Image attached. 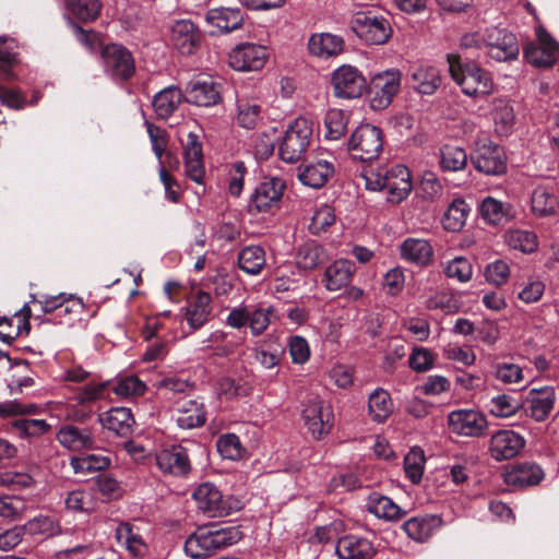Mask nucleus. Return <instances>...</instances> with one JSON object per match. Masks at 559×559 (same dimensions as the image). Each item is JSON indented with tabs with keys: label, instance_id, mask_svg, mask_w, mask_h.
<instances>
[{
	"label": "nucleus",
	"instance_id": "obj_1",
	"mask_svg": "<svg viewBox=\"0 0 559 559\" xmlns=\"http://www.w3.org/2000/svg\"><path fill=\"white\" fill-rule=\"evenodd\" d=\"M362 177L368 190L386 191V201L392 204L404 201L413 189L411 171L404 165L366 170Z\"/></svg>",
	"mask_w": 559,
	"mask_h": 559
},
{
	"label": "nucleus",
	"instance_id": "obj_2",
	"mask_svg": "<svg viewBox=\"0 0 559 559\" xmlns=\"http://www.w3.org/2000/svg\"><path fill=\"white\" fill-rule=\"evenodd\" d=\"M447 59L451 78L463 94L478 98L492 93L493 82L488 71L475 62L464 61L461 55H448Z\"/></svg>",
	"mask_w": 559,
	"mask_h": 559
},
{
	"label": "nucleus",
	"instance_id": "obj_3",
	"mask_svg": "<svg viewBox=\"0 0 559 559\" xmlns=\"http://www.w3.org/2000/svg\"><path fill=\"white\" fill-rule=\"evenodd\" d=\"M200 512L209 518L227 516L241 508L240 501L233 496H224L212 483L201 484L192 495Z\"/></svg>",
	"mask_w": 559,
	"mask_h": 559
},
{
	"label": "nucleus",
	"instance_id": "obj_4",
	"mask_svg": "<svg viewBox=\"0 0 559 559\" xmlns=\"http://www.w3.org/2000/svg\"><path fill=\"white\" fill-rule=\"evenodd\" d=\"M383 147L381 130L372 124L358 126L348 140V152L352 157L369 162L379 156Z\"/></svg>",
	"mask_w": 559,
	"mask_h": 559
},
{
	"label": "nucleus",
	"instance_id": "obj_5",
	"mask_svg": "<svg viewBox=\"0 0 559 559\" xmlns=\"http://www.w3.org/2000/svg\"><path fill=\"white\" fill-rule=\"evenodd\" d=\"M312 135V123L304 117L295 121L286 130L280 145V156L286 163H295L307 151Z\"/></svg>",
	"mask_w": 559,
	"mask_h": 559
},
{
	"label": "nucleus",
	"instance_id": "obj_6",
	"mask_svg": "<svg viewBox=\"0 0 559 559\" xmlns=\"http://www.w3.org/2000/svg\"><path fill=\"white\" fill-rule=\"evenodd\" d=\"M350 27L361 40L369 45H383L392 35L389 20L371 12L355 14Z\"/></svg>",
	"mask_w": 559,
	"mask_h": 559
},
{
	"label": "nucleus",
	"instance_id": "obj_7",
	"mask_svg": "<svg viewBox=\"0 0 559 559\" xmlns=\"http://www.w3.org/2000/svg\"><path fill=\"white\" fill-rule=\"evenodd\" d=\"M402 74L396 69H390L374 74L370 82V106L373 110L385 109L401 87Z\"/></svg>",
	"mask_w": 559,
	"mask_h": 559
},
{
	"label": "nucleus",
	"instance_id": "obj_8",
	"mask_svg": "<svg viewBox=\"0 0 559 559\" xmlns=\"http://www.w3.org/2000/svg\"><path fill=\"white\" fill-rule=\"evenodd\" d=\"M333 94L342 99H356L364 95L367 82L361 72L353 66H341L332 73Z\"/></svg>",
	"mask_w": 559,
	"mask_h": 559
},
{
	"label": "nucleus",
	"instance_id": "obj_9",
	"mask_svg": "<svg viewBox=\"0 0 559 559\" xmlns=\"http://www.w3.org/2000/svg\"><path fill=\"white\" fill-rule=\"evenodd\" d=\"M285 182L280 178H265L254 190L248 204L251 214L267 213L278 209Z\"/></svg>",
	"mask_w": 559,
	"mask_h": 559
},
{
	"label": "nucleus",
	"instance_id": "obj_10",
	"mask_svg": "<svg viewBox=\"0 0 559 559\" xmlns=\"http://www.w3.org/2000/svg\"><path fill=\"white\" fill-rule=\"evenodd\" d=\"M472 163L476 170L488 176L504 174L507 169L503 148L490 141L477 142Z\"/></svg>",
	"mask_w": 559,
	"mask_h": 559
},
{
	"label": "nucleus",
	"instance_id": "obj_11",
	"mask_svg": "<svg viewBox=\"0 0 559 559\" xmlns=\"http://www.w3.org/2000/svg\"><path fill=\"white\" fill-rule=\"evenodd\" d=\"M301 416L316 439L328 435L333 426L331 411L323 407V401L317 395H311L305 401Z\"/></svg>",
	"mask_w": 559,
	"mask_h": 559
},
{
	"label": "nucleus",
	"instance_id": "obj_12",
	"mask_svg": "<svg viewBox=\"0 0 559 559\" xmlns=\"http://www.w3.org/2000/svg\"><path fill=\"white\" fill-rule=\"evenodd\" d=\"M537 39L525 46V60L537 68L551 67L559 59V44L545 29L537 31Z\"/></svg>",
	"mask_w": 559,
	"mask_h": 559
},
{
	"label": "nucleus",
	"instance_id": "obj_13",
	"mask_svg": "<svg viewBox=\"0 0 559 559\" xmlns=\"http://www.w3.org/2000/svg\"><path fill=\"white\" fill-rule=\"evenodd\" d=\"M448 426L457 436L478 438L487 430L488 423L477 411L456 409L448 415Z\"/></svg>",
	"mask_w": 559,
	"mask_h": 559
},
{
	"label": "nucleus",
	"instance_id": "obj_14",
	"mask_svg": "<svg viewBox=\"0 0 559 559\" xmlns=\"http://www.w3.org/2000/svg\"><path fill=\"white\" fill-rule=\"evenodd\" d=\"M105 71L114 80H128L135 72L131 52L121 45L111 44L103 49Z\"/></svg>",
	"mask_w": 559,
	"mask_h": 559
},
{
	"label": "nucleus",
	"instance_id": "obj_15",
	"mask_svg": "<svg viewBox=\"0 0 559 559\" xmlns=\"http://www.w3.org/2000/svg\"><path fill=\"white\" fill-rule=\"evenodd\" d=\"M267 57L264 46L246 43L236 46L229 52L228 63L237 71H258L264 67Z\"/></svg>",
	"mask_w": 559,
	"mask_h": 559
},
{
	"label": "nucleus",
	"instance_id": "obj_16",
	"mask_svg": "<svg viewBox=\"0 0 559 559\" xmlns=\"http://www.w3.org/2000/svg\"><path fill=\"white\" fill-rule=\"evenodd\" d=\"M488 56L497 61H511L518 58L520 47L514 34L506 29H492L486 38Z\"/></svg>",
	"mask_w": 559,
	"mask_h": 559
},
{
	"label": "nucleus",
	"instance_id": "obj_17",
	"mask_svg": "<svg viewBox=\"0 0 559 559\" xmlns=\"http://www.w3.org/2000/svg\"><path fill=\"white\" fill-rule=\"evenodd\" d=\"M525 445L524 438L513 430H499L493 433L489 442V452L496 461L515 457Z\"/></svg>",
	"mask_w": 559,
	"mask_h": 559
},
{
	"label": "nucleus",
	"instance_id": "obj_18",
	"mask_svg": "<svg viewBox=\"0 0 559 559\" xmlns=\"http://www.w3.org/2000/svg\"><path fill=\"white\" fill-rule=\"evenodd\" d=\"M156 465L159 471L167 475L186 476L191 471V463L188 452L180 445H174L156 453Z\"/></svg>",
	"mask_w": 559,
	"mask_h": 559
},
{
	"label": "nucleus",
	"instance_id": "obj_19",
	"mask_svg": "<svg viewBox=\"0 0 559 559\" xmlns=\"http://www.w3.org/2000/svg\"><path fill=\"white\" fill-rule=\"evenodd\" d=\"M170 40L180 53L191 55L200 44L201 34L191 20H178L171 26Z\"/></svg>",
	"mask_w": 559,
	"mask_h": 559
},
{
	"label": "nucleus",
	"instance_id": "obj_20",
	"mask_svg": "<svg viewBox=\"0 0 559 559\" xmlns=\"http://www.w3.org/2000/svg\"><path fill=\"white\" fill-rule=\"evenodd\" d=\"M183 157L187 176L194 182L201 183L205 174L202 143L194 132H189L183 142Z\"/></svg>",
	"mask_w": 559,
	"mask_h": 559
},
{
	"label": "nucleus",
	"instance_id": "obj_21",
	"mask_svg": "<svg viewBox=\"0 0 559 559\" xmlns=\"http://www.w3.org/2000/svg\"><path fill=\"white\" fill-rule=\"evenodd\" d=\"M400 257L411 264L426 267L433 261V248L427 239L408 237L400 245Z\"/></svg>",
	"mask_w": 559,
	"mask_h": 559
},
{
	"label": "nucleus",
	"instance_id": "obj_22",
	"mask_svg": "<svg viewBox=\"0 0 559 559\" xmlns=\"http://www.w3.org/2000/svg\"><path fill=\"white\" fill-rule=\"evenodd\" d=\"M102 426L122 438H130L135 424L130 408L114 407L98 417Z\"/></svg>",
	"mask_w": 559,
	"mask_h": 559
},
{
	"label": "nucleus",
	"instance_id": "obj_23",
	"mask_svg": "<svg viewBox=\"0 0 559 559\" xmlns=\"http://www.w3.org/2000/svg\"><path fill=\"white\" fill-rule=\"evenodd\" d=\"M58 442L70 451L88 450L94 447L95 438L90 428L73 425L62 426L56 435Z\"/></svg>",
	"mask_w": 559,
	"mask_h": 559
},
{
	"label": "nucleus",
	"instance_id": "obj_24",
	"mask_svg": "<svg viewBox=\"0 0 559 559\" xmlns=\"http://www.w3.org/2000/svg\"><path fill=\"white\" fill-rule=\"evenodd\" d=\"M336 554L341 559H372L376 550L367 538L347 535L337 542Z\"/></svg>",
	"mask_w": 559,
	"mask_h": 559
},
{
	"label": "nucleus",
	"instance_id": "obj_25",
	"mask_svg": "<svg viewBox=\"0 0 559 559\" xmlns=\"http://www.w3.org/2000/svg\"><path fill=\"white\" fill-rule=\"evenodd\" d=\"M544 472L539 465L525 462L514 465L504 474V481L514 487H528L539 484L544 478Z\"/></svg>",
	"mask_w": 559,
	"mask_h": 559
},
{
	"label": "nucleus",
	"instance_id": "obj_26",
	"mask_svg": "<svg viewBox=\"0 0 559 559\" xmlns=\"http://www.w3.org/2000/svg\"><path fill=\"white\" fill-rule=\"evenodd\" d=\"M205 21L224 33H230L241 27L243 15L238 8H214L205 14Z\"/></svg>",
	"mask_w": 559,
	"mask_h": 559
},
{
	"label": "nucleus",
	"instance_id": "obj_27",
	"mask_svg": "<svg viewBox=\"0 0 559 559\" xmlns=\"http://www.w3.org/2000/svg\"><path fill=\"white\" fill-rule=\"evenodd\" d=\"M355 273V264L346 259H340L329 265L324 272V286L330 292H336L347 286Z\"/></svg>",
	"mask_w": 559,
	"mask_h": 559
},
{
	"label": "nucleus",
	"instance_id": "obj_28",
	"mask_svg": "<svg viewBox=\"0 0 559 559\" xmlns=\"http://www.w3.org/2000/svg\"><path fill=\"white\" fill-rule=\"evenodd\" d=\"M186 554L193 559H201L217 551L213 533L209 527H199L185 543Z\"/></svg>",
	"mask_w": 559,
	"mask_h": 559
},
{
	"label": "nucleus",
	"instance_id": "obj_29",
	"mask_svg": "<svg viewBox=\"0 0 559 559\" xmlns=\"http://www.w3.org/2000/svg\"><path fill=\"white\" fill-rule=\"evenodd\" d=\"M116 539L123 546L132 557H143L147 551V546L140 534L139 527L129 522H121L116 527Z\"/></svg>",
	"mask_w": 559,
	"mask_h": 559
},
{
	"label": "nucleus",
	"instance_id": "obj_30",
	"mask_svg": "<svg viewBox=\"0 0 559 559\" xmlns=\"http://www.w3.org/2000/svg\"><path fill=\"white\" fill-rule=\"evenodd\" d=\"M188 97L189 102L204 107L214 106L222 100L219 85L211 79L190 83Z\"/></svg>",
	"mask_w": 559,
	"mask_h": 559
},
{
	"label": "nucleus",
	"instance_id": "obj_31",
	"mask_svg": "<svg viewBox=\"0 0 559 559\" xmlns=\"http://www.w3.org/2000/svg\"><path fill=\"white\" fill-rule=\"evenodd\" d=\"M442 525L438 515L416 516L406 521L403 525L405 533L416 542H426Z\"/></svg>",
	"mask_w": 559,
	"mask_h": 559
},
{
	"label": "nucleus",
	"instance_id": "obj_32",
	"mask_svg": "<svg viewBox=\"0 0 559 559\" xmlns=\"http://www.w3.org/2000/svg\"><path fill=\"white\" fill-rule=\"evenodd\" d=\"M556 400L555 389L545 386L532 389L530 392V416L536 421L545 420L554 408Z\"/></svg>",
	"mask_w": 559,
	"mask_h": 559
},
{
	"label": "nucleus",
	"instance_id": "obj_33",
	"mask_svg": "<svg viewBox=\"0 0 559 559\" xmlns=\"http://www.w3.org/2000/svg\"><path fill=\"white\" fill-rule=\"evenodd\" d=\"M308 48L311 55L319 58H330L344 50L342 37L329 33L314 34L310 37Z\"/></svg>",
	"mask_w": 559,
	"mask_h": 559
},
{
	"label": "nucleus",
	"instance_id": "obj_34",
	"mask_svg": "<svg viewBox=\"0 0 559 559\" xmlns=\"http://www.w3.org/2000/svg\"><path fill=\"white\" fill-rule=\"evenodd\" d=\"M531 210L539 217L555 215L559 210V199L551 188L537 186L531 194Z\"/></svg>",
	"mask_w": 559,
	"mask_h": 559
},
{
	"label": "nucleus",
	"instance_id": "obj_35",
	"mask_svg": "<svg viewBox=\"0 0 559 559\" xmlns=\"http://www.w3.org/2000/svg\"><path fill=\"white\" fill-rule=\"evenodd\" d=\"M176 421L182 429H193L203 426L206 421L203 403L195 400L181 402L177 409Z\"/></svg>",
	"mask_w": 559,
	"mask_h": 559
},
{
	"label": "nucleus",
	"instance_id": "obj_36",
	"mask_svg": "<svg viewBox=\"0 0 559 559\" xmlns=\"http://www.w3.org/2000/svg\"><path fill=\"white\" fill-rule=\"evenodd\" d=\"M367 509L373 515L386 521H396L405 515V512L391 498L379 492H372L367 499Z\"/></svg>",
	"mask_w": 559,
	"mask_h": 559
},
{
	"label": "nucleus",
	"instance_id": "obj_37",
	"mask_svg": "<svg viewBox=\"0 0 559 559\" xmlns=\"http://www.w3.org/2000/svg\"><path fill=\"white\" fill-rule=\"evenodd\" d=\"M182 93L177 86H168L159 91L153 98V108L158 118L168 119L182 102Z\"/></svg>",
	"mask_w": 559,
	"mask_h": 559
},
{
	"label": "nucleus",
	"instance_id": "obj_38",
	"mask_svg": "<svg viewBox=\"0 0 559 559\" xmlns=\"http://www.w3.org/2000/svg\"><path fill=\"white\" fill-rule=\"evenodd\" d=\"M210 294L205 292H198L195 297L189 302L186 308V319L189 325L193 329H200L209 320L211 314Z\"/></svg>",
	"mask_w": 559,
	"mask_h": 559
},
{
	"label": "nucleus",
	"instance_id": "obj_39",
	"mask_svg": "<svg viewBox=\"0 0 559 559\" xmlns=\"http://www.w3.org/2000/svg\"><path fill=\"white\" fill-rule=\"evenodd\" d=\"M334 173V167L326 160H318L299 168L300 181L311 188L323 187Z\"/></svg>",
	"mask_w": 559,
	"mask_h": 559
},
{
	"label": "nucleus",
	"instance_id": "obj_40",
	"mask_svg": "<svg viewBox=\"0 0 559 559\" xmlns=\"http://www.w3.org/2000/svg\"><path fill=\"white\" fill-rule=\"evenodd\" d=\"M64 503L69 511L92 513L98 509L99 499H97V491L87 487L70 491Z\"/></svg>",
	"mask_w": 559,
	"mask_h": 559
},
{
	"label": "nucleus",
	"instance_id": "obj_41",
	"mask_svg": "<svg viewBox=\"0 0 559 559\" xmlns=\"http://www.w3.org/2000/svg\"><path fill=\"white\" fill-rule=\"evenodd\" d=\"M328 260L324 248L316 241H307L298 248L296 264L305 271L314 270Z\"/></svg>",
	"mask_w": 559,
	"mask_h": 559
},
{
	"label": "nucleus",
	"instance_id": "obj_42",
	"mask_svg": "<svg viewBox=\"0 0 559 559\" xmlns=\"http://www.w3.org/2000/svg\"><path fill=\"white\" fill-rule=\"evenodd\" d=\"M266 264L265 251L260 246H248L238 253L240 270L249 275H258Z\"/></svg>",
	"mask_w": 559,
	"mask_h": 559
},
{
	"label": "nucleus",
	"instance_id": "obj_43",
	"mask_svg": "<svg viewBox=\"0 0 559 559\" xmlns=\"http://www.w3.org/2000/svg\"><path fill=\"white\" fill-rule=\"evenodd\" d=\"M261 120V106L253 99L238 97L236 103V122L239 127L251 130Z\"/></svg>",
	"mask_w": 559,
	"mask_h": 559
},
{
	"label": "nucleus",
	"instance_id": "obj_44",
	"mask_svg": "<svg viewBox=\"0 0 559 559\" xmlns=\"http://www.w3.org/2000/svg\"><path fill=\"white\" fill-rule=\"evenodd\" d=\"M369 414L373 421L383 423L393 412V402L389 392L377 389L369 395Z\"/></svg>",
	"mask_w": 559,
	"mask_h": 559
},
{
	"label": "nucleus",
	"instance_id": "obj_45",
	"mask_svg": "<svg viewBox=\"0 0 559 559\" xmlns=\"http://www.w3.org/2000/svg\"><path fill=\"white\" fill-rule=\"evenodd\" d=\"M414 87L423 95H431L441 84L439 71L433 67L418 68L412 74Z\"/></svg>",
	"mask_w": 559,
	"mask_h": 559
},
{
	"label": "nucleus",
	"instance_id": "obj_46",
	"mask_svg": "<svg viewBox=\"0 0 559 559\" xmlns=\"http://www.w3.org/2000/svg\"><path fill=\"white\" fill-rule=\"evenodd\" d=\"M468 212L469 207L464 200H454L443 215L442 225L444 229L452 233L460 231L465 225Z\"/></svg>",
	"mask_w": 559,
	"mask_h": 559
},
{
	"label": "nucleus",
	"instance_id": "obj_47",
	"mask_svg": "<svg viewBox=\"0 0 559 559\" xmlns=\"http://www.w3.org/2000/svg\"><path fill=\"white\" fill-rule=\"evenodd\" d=\"M440 165L444 170L460 171L467 165V154L460 146L444 145L440 150Z\"/></svg>",
	"mask_w": 559,
	"mask_h": 559
},
{
	"label": "nucleus",
	"instance_id": "obj_48",
	"mask_svg": "<svg viewBox=\"0 0 559 559\" xmlns=\"http://www.w3.org/2000/svg\"><path fill=\"white\" fill-rule=\"evenodd\" d=\"M67 5L72 14L83 22L95 21L103 7L100 0H67Z\"/></svg>",
	"mask_w": 559,
	"mask_h": 559
},
{
	"label": "nucleus",
	"instance_id": "obj_49",
	"mask_svg": "<svg viewBox=\"0 0 559 559\" xmlns=\"http://www.w3.org/2000/svg\"><path fill=\"white\" fill-rule=\"evenodd\" d=\"M12 428L21 438H34L48 433L51 425L45 419L21 418L12 423Z\"/></svg>",
	"mask_w": 559,
	"mask_h": 559
},
{
	"label": "nucleus",
	"instance_id": "obj_50",
	"mask_svg": "<svg viewBox=\"0 0 559 559\" xmlns=\"http://www.w3.org/2000/svg\"><path fill=\"white\" fill-rule=\"evenodd\" d=\"M348 118L341 109H330L324 118L325 138L330 140H338L345 135Z\"/></svg>",
	"mask_w": 559,
	"mask_h": 559
},
{
	"label": "nucleus",
	"instance_id": "obj_51",
	"mask_svg": "<svg viewBox=\"0 0 559 559\" xmlns=\"http://www.w3.org/2000/svg\"><path fill=\"white\" fill-rule=\"evenodd\" d=\"M425 456L420 448H412L404 457V471L413 484L420 481L424 472Z\"/></svg>",
	"mask_w": 559,
	"mask_h": 559
},
{
	"label": "nucleus",
	"instance_id": "obj_52",
	"mask_svg": "<svg viewBox=\"0 0 559 559\" xmlns=\"http://www.w3.org/2000/svg\"><path fill=\"white\" fill-rule=\"evenodd\" d=\"M480 213L489 224L497 225L507 221L509 209L504 203L488 197L481 202Z\"/></svg>",
	"mask_w": 559,
	"mask_h": 559
},
{
	"label": "nucleus",
	"instance_id": "obj_53",
	"mask_svg": "<svg viewBox=\"0 0 559 559\" xmlns=\"http://www.w3.org/2000/svg\"><path fill=\"white\" fill-rule=\"evenodd\" d=\"M27 510L26 501L19 496H0V516L9 520L21 519Z\"/></svg>",
	"mask_w": 559,
	"mask_h": 559
},
{
	"label": "nucleus",
	"instance_id": "obj_54",
	"mask_svg": "<svg viewBox=\"0 0 559 559\" xmlns=\"http://www.w3.org/2000/svg\"><path fill=\"white\" fill-rule=\"evenodd\" d=\"M217 450L224 459L239 460L245 454V449L235 433L221 436L216 443Z\"/></svg>",
	"mask_w": 559,
	"mask_h": 559
},
{
	"label": "nucleus",
	"instance_id": "obj_55",
	"mask_svg": "<svg viewBox=\"0 0 559 559\" xmlns=\"http://www.w3.org/2000/svg\"><path fill=\"white\" fill-rule=\"evenodd\" d=\"M334 223V210L330 205L323 204L314 211L309 230L313 235H320L325 233Z\"/></svg>",
	"mask_w": 559,
	"mask_h": 559
},
{
	"label": "nucleus",
	"instance_id": "obj_56",
	"mask_svg": "<svg viewBox=\"0 0 559 559\" xmlns=\"http://www.w3.org/2000/svg\"><path fill=\"white\" fill-rule=\"evenodd\" d=\"M426 308L429 310H441L449 314L459 311L460 302L453 294L438 292L426 300Z\"/></svg>",
	"mask_w": 559,
	"mask_h": 559
},
{
	"label": "nucleus",
	"instance_id": "obj_57",
	"mask_svg": "<svg viewBox=\"0 0 559 559\" xmlns=\"http://www.w3.org/2000/svg\"><path fill=\"white\" fill-rule=\"evenodd\" d=\"M520 408V401L509 394L495 396L490 401V413L496 417H510Z\"/></svg>",
	"mask_w": 559,
	"mask_h": 559
},
{
	"label": "nucleus",
	"instance_id": "obj_58",
	"mask_svg": "<svg viewBox=\"0 0 559 559\" xmlns=\"http://www.w3.org/2000/svg\"><path fill=\"white\" fill-rule=\"evenodd\" d=\"M272 314V307L258 306L249 310L248 323L252 335L259 336L269 328Z\"/></svg>",
	"mask_w": 559,
	"mask_h": 559
},
{
	"label": "nucleus",
	"instance_id": "obj_59",
	"mask_svg": "<svg viewBox=\"0 0 559 559\" xmlns=\"http://www.w3.org/2000/svg\"><path fill=\"white\" fill-rule=\"evenodd\" d=\"M213 533L214 543L217 550L233 546L242 538V533L238 526H210Z\"/></svg>",
	"mask_w": 559,
	"mask_h": 559
},
{
	"label": "nucleus",
	"instance_id": "obj_60",
	"mask_svg": "<svg viewBox=\"0 0 559 559\" xmlns=\"http://www.w3.org/2000/svg\"><path fill=\"white\" fill-rule=\"evenodd\" d=\"M507 241L513 249L522 252H533L537 248L536 235L530 230H511L507 236Z\"/></svg>",
	"mask_w": 559,
	"mask_h": 559
},
{
	"label": "nucleus",
	"instance_id": "obj_61",
	"mask_svg": "<svg viewBox=\"0 0 559 559\" xmlns=\"http://www.w3.org/2000/svg\"><path fill=\"white\" fill-rule=\"evenodd\" d=\"M23 530L29 535H55L59 531V526L47 515H38L25 523Z\"/></svg>",
	"mask_w": 559,
	"mask_h": 559
},
{
	"label": "nucleus",
	"instance_id": "obj_62",
	"mask_svg": "<svg viewBox=\"0 0 559 559\" xmlns=\"http://www.w3.org/2000/svg\"><path fill=\"white\" fill-rule=\"evenodd\" d=\"M492 117L497 129L500 132H508L514 120L513 108L508 102L498 99L495 102Z\"/></svg>",
	"mask_w": 559,
	"mask_h": 559
},
{
	"label": "nucleus",
	"instance_id": "obj_63",
	"mask_svg": "<svg viewBox=\"0 0 559 559\" xmlns=\"http://www.w3.org/2000/svg\"><path fill=\"white\" fill-rule=\"evenodd\" d=\"M145 390V383L135 376L120 379L114 388V392L123 397L142 395Z\"/></svg>",
	"mask_w": 559,
	"mask_h": 559
},
{
	"label": "nucleus",
	"instance_id": "obj_64",
	"mask_svg": "<svg viewBox=\"0 0 559 559\" xmlns=\"http://www.w3.org/2000/svg\"><path fill=\"white\" fill-rule=\"evenodd\" d=\"M447 276L466 283L472 278L473 266L471 262L462 257L454 258L445 269Z\"/></svg>",
	"mask_w": 559,
	"mask_h": 559
}]
</instances>
